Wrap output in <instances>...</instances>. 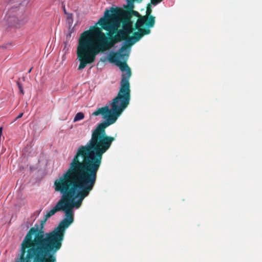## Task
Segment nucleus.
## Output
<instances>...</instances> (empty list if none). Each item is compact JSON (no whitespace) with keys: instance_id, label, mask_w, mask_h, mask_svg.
<instances>
[{"instance_id":"1","label":"nucleus","mask_w":262,"mask_h":262,"mask_svg":"<svg viewBox=\"0 0 262 262\" xmlns=\"http://www.w3.org/2000/svg\"><path fill=\"white\" fill-rule=\"evenodd\" d=\"M114 17L108 10H105L104 17L100 18L89 30L81 34L77 48V59L80 62L78 70H82L88 64L93 63L99 53H103L117 43L125 40V45L122 46L117 52L110 54L108 58L111 62H115L123 72L118 93L110 102L111 108L108 105H105L98 108L92 114L95 116L101 115L102 118L105 119L96 127L104 130L116 121L128 105L130 99L129 80L132 75L131 70L126 63V59L122 61L120 59H124L125 56L128 57V54L122 52L133 45L130 44L131 41H128L132 36L130 37V34L123 29H118V24L111 21Z\"/></svg>"},{"instance_id":"2","label":"nucleus","mask_w":262,"mask_h":262,"mask_svg":"<svg viewBox=\"0 0 262 262\" xmlns=\"http://www.w3.org/2000/svg\"><path fill=\"white\" fill-rule=\"evenodd\" d=\"M115 140L114 137L106 135L105 130L97 127L93 130L91 139L77 149L68 168L54 181V190L59 192L61 197L47 212L46 219L58 211H64L63 220L70 222V225L73 222V208H79L93 190L102 156Z\"/></svg>"},{"instance_id":"3","label":"nucleus","mask_w":262,"mask_h":262,"mask_svg":"<svg viewBox=\"0 0 262 262\" xmlns=\"http://www.w3.org/2000/svg\"><path fill=\"white\" fill-rule=\"evenodd\" d=\"M46 216L40 226L31 227L20 244L16 262H56V253L62 246L66 229L70 222L62 220L58 226L50 232H45Z\"/></svg>"},{"instance_id":"4","label":"nucleus","mask_w":262,"mask_h":262,"mask_svg":"<svg viewBox=\"0 0 262 262\" xmlns=\"http://www.w3.org/2000/svg\"><path fill=\"white\" fill-rule=\"evenodd\" d=\"M155 17L148 16H140L135 25V29L138 31L133 33L132 37L128 41L130 45H134L139 41L144 35L150 33V28L155 25Z\"/></svg>"},{"instance_id":"5","label":"nucleus","mask_w":262,"mask_h":262,"mask_svg":"<svg viewBox=\"0 0 262 262\" xmlns=\"http://www.w3.org/2000/svg\"><path fill=\"white\" fill-rule=\"evenodd\" d=\"M124 15H119L122 19V28L128 33L130 34L135 29L133 27V23L130 19V15L127 12H123Z\"/></svg>"},{"instance_id":"6","label":"nucleus","mask_w":262,"mask_h":262,"mask_svg":"<svg viewBox=\"0 0 262 262\" xmlns=\"http://www.w3.org/2000/svg\"><path fill=\"white\" fill-rule=\"evenodd\" d=\"M134 8V5L133 3H129L125 7V10H123L121 8H117L114 9L112 8L110 11L112 12V15L113 16H115V15H124L123 12L125 11L128 13V14L130 15V12L133 10Z\"/></svg>"},{"instance_id":"7","label":"nucleus","mask_w":262,"mask_h":262,"mask_svg":"<svg viewBox=\"0 0 262 262\" xmlns=\"http://www.w3.org/2000/svg\"><path fill=\"white\" fill-rule=\"evenodd\" d=\"M84 118V114L82 112H79L77 113L74 118L73 122H76L78 121L81 120Z\"/></svg>"},{"instance_id":"8","label":"nucleus","mask_w":262,"mask_h":262,"mask_svg":"<svg viewBox=\"0 0 262 262\" xmlns=\"http://www.w3.org/2000/svg\"><path fill=\"white\" fill-rule=\"evenodd\" d=\"M152 12V8L151 3L148 4L146 7V14L144 16H153L151 15Z\"/></svg>"},{"instance_id":"9","label":"nucleus","mask_w":262,"mask_h":262,"mask_svg":"<svg viewBox=\"0 0 262 262\" xmlns=\"http://www.w3.org/2000/svg\"><path fill=\"white\" fill-rule=\"evenodd\" d=\"M70 47V43L67 41H65L64 48L62 50V52H64V54H67L69 52Z\"/></svg>"},{"instance_id":"10","label":"nucleus","mask_w":262,"mask_h":262,"mask_svg":"<svg viewBox=\"0 0 262 262\" xmlns=\"http://www.w3.org/2000/svg\"><path fill=\"white\" fill-rule=\"evenodd\" d=\"M16 84H17V86L18 89L19 90V91L21 93V94L22 95H24V89L23 88V85L21 84V83L20 82V81H17L16 82Z\"/></svg>"},{"instance_id":"11","label":"nucleus","mask_w":262,"mask_h":262,"mask_svg":"<svg viewBox=\"0 0 262 262\" xmlns=\"http://www.w3.org/2000/svg\"><path fill=\"white\" fill-rule=\"evenodd\" d=\"M133 15H135L139 18L140 16H142L139 14V13L136 11H134V10L130 12V19L132 18V17Z\"/></svg>"},{"instance_id":"12","label":"nucleus","mask_w":262,"mask_h":262,"mask_svg":"<svg viewBox=\"0 0 262 262\" xmlns=\"http://www.w3.org/2000/svg\"><path fill=\"white\" fill-rule=\"evenodd\" d=\"M162 0H151L150 3L154 5H156L157 4L162 2Z\"/></svg>"},{"instance_id":"13","label":"nucleus","mask_w":262,"mask_h":262,"mask_svg":"<svg viewBox=\"0 0 262 262\" xmlns=\"http://www.w3.org/2000/svg\"><path fill=\"white\" fill-rule=\"evenodd\" d=\"M24 115L23 113H20L15 118V121L17 120V119L21 118Z\"/></svg>"},{"instance_id":"14","label":"nucleus","mask_w":262,"mask_h":262,"mask_svg":"<svg viewBox=\"0 0 262 262\" xmlns=\"http://www.w3.org/2000/svg\"><path fill=\"white\" fill-rule=\"evenodd\" d=\"M71 33H72V32H70L69 33H68V34L67 35V39H69V38L71 37Z\"/></svg>"},{"instance_id":"15","label":"nucleus","mask_w":262,"mask_h":262,"mask_svg":"<svg viewBox=\"0 0 262 262\" xmlns=\"http://www.w3.org/2000/svg\"><path fill=\"white\" fill-rule=\"evenodd\" d=\"M2 131H3V127H0V137H1L2 135Z\"/></svg>"},{"instance_id":"16","label":"nucleus","mask_w":262,"mask_h":262,"mask_svg":"<svg viewBox=\"0 0 262 262\" xmlns=\"http://www.w3.org/2000/svg\"><path fill=\"white\" fill-rule=\"evenodd\" d=\"M31 70H32V68H31V69H30V70L29 71V72H29V73H30V72H31Z\"/></svg>"}]
</instances>
